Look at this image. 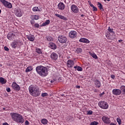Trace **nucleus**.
<instances>
[{
    "instance_id": "22",
    "label": "nucleus",
    "mask_w": 125,
    "mask_h": 125,
    "mask_svg": "<svg viewBox=\"0 0 125 125\" xmlns=\"http://www.w3.org/2000/svg\"><path fill=\"white\" fill-rule=\"evenodd\" d=\"M49 45L50 48H51L52 49H56V48H57V46L55 43L53 42H50L49 43Z\"/></svg>"
},
{
    "instance_id": "49",
    "label": "nucleus",
    "mask_w": 125,
    "mask_h": 125,
    "mask_svg": "<svg viewBox=\"0 0 125 125\" xmlns=\"http://www.w3.org/2000/svg\"><path fill=\"white\" fill-rule=\"evenodd\" d=\"M90 6H91V7H94V5H93V4H92V3H90Z\"/></svg>"
},
{
    "instance_id": "27",
    "label": "nucleus",
    "mask_w": 125,
    "mask_h": 125,
    "mask_svg": "<svg viewBox=\"0 0 125 125\" xmlns=\"http://www.w3.org/2000/svg\"><path fill=\"white\" fill-rule=\"evenodd\" d=\"M32 70H33V66H28L25 69V72L29 73V72H31V71H32Z\"/></svg>"
},
{
    "instance_id": "18",
    "label": "nucleus",
    "mask_w": 125,
    "mask_h": 125,
    "mask_svg": "<svg viewBox=\"0 0 125 125\" xmlns=\"http://www.w3.org/2000/svg\"><path fill=\"white\" fill-rule=\"evenodd\" d=\"M79 42H83L84 43H89V41L86 38H83L79 40Z\"/></svg>"
},
{
    "instance_id": "53",
    "label": "nucleus",
    "mask_w": 125,
    "mask_h": 125,
    "mask_svg": "<svg viewBox=\"0 0 125 125\" xmlns=\"http://www.w3.org/2000/svg\"><path fill=\"white\" fill-rule=\"evenodd\" d=\"M88 3L90 5V3H91V1L90 0L88 1Z\"/></svg>"
},
{
    "instance_id": "2",
    "label": "nucleus",
    "mask_w": 125,
    "mask_h": 125,
    "mask_svg": "<svg viewBox=\"0 0 125 125\" xmlns=\"http://www.w3.org/2000/svg\"><path fill=\"white\" fill-rule=\"evenodd\" d=\"M10 116H11L12 120H13L14 122L17 123V124H23L24 122H25L23 116L19 113L14 112L11 113Z\"/></svg>"
},
{
    "instance_id": "10",
    "label": "nucleus",
    "mask_w": 125,
    "mask_h": 125,
    "mask_svg": "<svg viewBox=\"0 0 125 125\" xmlns=\"http://www.w3.org/2000/svg\"><path fill=\"white\" fill-rule=\"evenodd\" d=\"M15 15L18 17H21L23 15V11L21 10V9L19 8H16Z\"/></svg>"
},
{
    "instance_id": "56",
    "label": "nucleus",
    "mask_w": 125,
    "mask_h": 125,
    "mask_svg": "<svg viewBox=\"0 0 125 125\" xmlns=\"http://www.w3.org/2000/svg\"><path fill=\"white\" fill-rule=\"evenodd\" d=\"M51 83H54V81L53 80H51Z\"/></svg>"
},
{
    "instance_id": "51",
    "label": "nucleus",
    "mask_w": 125,
    "mask_h": 125,
    "mask_svg": "<svg viewBox=\"0 0 125 125\" xmlns=\"http://www.w3.org/2000/svg\"><path fill=\"white\" fill-rule=\"evenodd\" d=\"M72 118V117L71 116H68V118L69 119V121H70V120H71V118Z\"/></svg>"
},
{
    "instance_id": "40",
    "label": "nucleus",
    "mask_w": 125,
    "mask_h": 125,
    "mask_svg": "<svg viewBox=\"0 0 125 125\" xmlns=\"http://www.w3.org/2000/svg\"><path fill=\"white\" fill-rule=\"evenodd\" d=\"M40 18V16L38 15H34V20H38Z\"/></svg>"
},
{
    "instance_id": "44",
    "label": "nucleus",
    "mask_w": 125,
    "mask_h": 125,
    "mask_svg": "<svg viewBox=\"0 0 125 125\" xmlns=\"http://www.w3.org/2000/svg\"><path fill=\"white\" fill-rule=\"evenodd\" d=\"M25 125H30V123L29 122V121L26 120V121H25Z\"/></svg>"
},
{
    "instance_id": "57",
    "label": "nucleus",
    "mask_w": 125,
    "mask_h": 125,
    "mask_svg": "<svg viewBox=\"0 0 125 125\" xmlns=\"http://www.w3.org/2000/svg\"><path fill=\"white\" fill-rule=\"evenodd\" d=\"M1 13V10L0 9V14Z\"/></svg>"
},
{
    "instance_id": "5",
    "label": "nucleus",
    "mask_w": 125,
    "mask_h": 125,
    "mask_svg": "<svg viewBox=\"0 0 125 125\" xmlns=\"http://www.w3.org/2000/svg\"><path fill=\"white\" fill-rule=\"evenodd\" d=\"M98 105L100 108L104 109V110L108 109L109 108V104L108 103L104 101H100L98 103Z\"/></svg>"
},
{
    "instance_id": "14",
    "label": "nucleus",
    "mask_w": 125,
    "mask_h": 125,
    "mask_svg": "<svg viewBox=\"0 0 125 125\" xmlns=\"http://www.w3.org/2000/svg\"><path fill=\"white\" fill-rule=\"evenodd\" d=\"M66 64L68 68H72V67L74 66L75 62H74V61L72 60H69L67 61Z\"/></svg>"
},
{
    "instance_id": "37",
    "label": "nucleus",
    "mask_w": 125,
    "mask_h": 125,
    "mask_svg": "<svg viewBox=\"0 0 125 125\" xmlns=\"http://www.w3.org/2000/svg\"><path fill=\"white\" fill-rule=\"evenodd\" d=\"M48 96V94H47V93H43L41 95V96H42V97H45V96Z\"/></svg>"
},
{
    "instance_id": "45",
    "label": "nucleus",
    "mask_w": 125,
    "mask_h": 125,
    "mask_svg": "<svg viewBox=\"0 0 125 125\" xmlns=\"http://www.w3.org/2000/svg\"><path fill=\"white\" fill-rule=\"evenodd\" d=\"M111 79H112L113 80H115V78H116V76H115V75H111Z\"/></svg>"
},
{
    "instance_id": "4",
    "label": "nucleus",
    "mask_w": 125,
    "mask_h": 125,
    "mask_svg": "<svg viewBox=\"0 0 125 125\" xmlns=\"http://www.w3.org/2000/svg\"><path fill=\"white\" fill-rule=\"evenodd\" d=\"M107 30L108 32L105 34V36L108 39V40H110L111 41H113L116 39V36H115V32L113 31V29L110 28V27H108Z\"/></svg>"
},
{
    "instance_id": "41",
    "label": "nucleus",
    "mask_w": 125,
    "mask_h": 125,
    "mask_svg": "<svg viewBox=\"0 0 125 125\" xmlns=\"http://www.w3.org/2000/svg\"><path fill=\"white\" fill-rule=\"evenodd\" d=\"M6 90L7 92H10V91H11V89H10V88L8 87L6 88Z\"/></svg>"
},
{
    "instance_id": "19",
    "label": "nucleus",
    "mask_w": 125,
    "mask_h": 125,
    "mask_svg": "<svg viewBox=\"0 0 125 125\" xmlns=\"http://www.w3.org/2000/svg\"><path fill=\"white\" fill-rule=\"evenodd\" d=\"M55 16H56L58 18H60V19H62V20H64V21H67V20H68L67 18L62 16V15H60L58 14H55Z\"/></svg>"
},
{
    "instance_id": "52",
    "label": "nucleus",
    "mask_w": 125,
    "mask_h": 125,
    "mask_svg": "<svg viewBox=\"0 0 125 125\" xmlns=\"http://www.w3.org/2000/svg\"><path fill=\"white\" fill-rule=\"evenodd\" d=\"M118 42H123V40H119Z\"/></svg>"
},
{
    "instance_id": "15",
    "label": "nucleus",
    "mask_w": 125,
    "mask_h": 125,
    "mask_svg": "<svg viewBox=\"0 0 125 125\" xmlns=\"http://www.w3.org/2000/svg\"><path fill=\"white\" fill-rule=\"evenodd\" d=\"M15 37V34L12 32H9L7 36L8 40L10 41L13 40V39Z\"/></svg>"
},
{
    "instance_id": "43",
    "label": "nucleus",
    "mask_w": 125,
    "mask_h": 125,
    "mask_svg": "<svg viewBox=\"0 0 125 125\" xmlns=\"http://www.w3.org/2000/svg\"><path fill=\"white\" fill-rule=\"evenodd\" d=\"M93 11H97V8H96L95 6H94L93 8Z\"/></svg>"
},
{
    "instance_id": "58",
    "label": "nucleus",
    "mask_w": 125,
    "mask_h": 125,
    "mask_svg": "<svg viewBox=\"0 0 125 125\" xmlns=\"http://www.w3.org/2000/svg\"><path fill=\"white\" fill-rule=\"evenodd\" d=\"M105 93L104 92L102 94H104Z\"/></svg>"
},
{
    "instance_id": "9",
    "label": "nucleus",
    "mask_w": 125,
    "mask_h": 125,
    "mask_svg": "<svg viewBox=\"0 0 125 125\" xmlns=\"http://www.w3.org/2000/svg\"><path fill=\"white\" fill-rule=\"evenodd\" d=\"M102 120L104 124H105L106 125H109L111 124V120H110V118L107 116H103L102 118Z\"/></svg>"
},
{
    "instance_id": "12",
    "label": "nucleus",
    "mask_w": 125,
    "mask_h": 125,
    "mask_svg": "<svg viewBox=\"0 0 125 125\" xmlns=\"http://www.w3.org/2000/svg\"><path fill=\"white\" fill-rule=\"evenodd\" d=\"M122 93V90L119 89H113L112 90V94L113 95H115L116 96H118L119 95H121Z\"/></svg>"
},
{
    "instance_id": "47",
    "label": "nucleus",
    "mask_w": 125,
    "mask_h": 125,
    "mask_svg": "<svg viewBox=\"0 0 125 125\" xmlns=\"http://www.w3.org/2000/svg\"><path fill=\"white\" fill-rule=\"evenodd\" d=\"M30 23L31 24L34 25L35 24V21H31Z\"/></svg>"
},
{
    "instance_id": "32",
    "label": "nucleus",
    "mask_w": 125,
    "mask_h": 125,
    "mask_svg": "<svg viewBox=\"0 0 125 125\" xmlns=\"http://www.w3.org/2000/svg\"><path fill=\"white\" fill-rule=\"evenodd\" d=\"M82 51L83 50L81 48H78L76 49V52H77V53H82Z\"/></svg>"
},
{
    "instance_id": "31",
    "label": "nucleus",
    "mask_w": 125,
    "mask_h": 125,
    "mask_svg": "<svg viewBox=\"0 0 125 125\" xmlns=\"http://www.w3.org/2000/svg\"><path fill=\"white\" fill-rule=\"evenodd\" d=\"M48 122V121H47V120L46 119H42L41 120V123L43 125H47Z\"/></svg>"
},
{
    "instance_id": "50",
    "label": "nucleus",
    "mask_w": 125,
    "mask_h": 125,
    "mask_svg": "<svg viewBox=\"0 0 125 125\" xmlns=\"http://www.w3.org/2000/svg\"><path fill=\"white\" fill-rule=\"evenodd\" d=\"M47 41H48V42H50V41H51V40H50V37H48V38H47Z\"/></svg>"
},
{
    "instance_id": "23",
    "label": "nucleus",
    "mask_w": 125,
    "mask_h": 125,
    "mask_svg": "<svg viewBox=\"0 0 125 125\" xmlns=\"http://www.w3.org/2000/svg\"><path fill=\"white\" fill-rule=\"evenodd\" d=\"M27 39H28V40L30 41V42H34V41H35V36H34L33 35H30L29 36H27Z\"/></svg>"
},
{
    "instance_id": "30",
    "label": "nucleus",
    "mask_w": 125,
    "mask_h": 125,
    "mask_svg": "<svg viewBox=\"0 0 125 125\" xmlns=\"http://www.w3.org/2000/svg\"><path fill=\"white\" fill-rule=\"evenodd\" d=\"M120 90H121V92L122 91L123 94L125 95V86L122 85L120 87Z\"/></svg>"
},
{
    "instance_id": "17",
    "label": "nucleus",
    "mask_w": 125,
    "mask_h": 125,
    "mask_svg": "<svg viewBox=\"0 0 125 125\" xmlns=\"http://www.w3.org/2000/svg\"><path fill=\"white\" fill-rule=\"evenodd\" d=\"M58 7L60 10H64L65 9V4H64V3L61 2L58 4Z\"/></svg>"
},
{
    "instance_id": "1",
    "label": "nucleus",
    "mask_w": 125,
    "mask_h": 125,
    "mask_svg": "<svg viewBox=\"0 0 125 125\" xmlns=\"http://www.w3.org/2000/svg\"><path fill=\"white\" fill-rule=\"evenodd\" d=\"M36 72L40 77H46L48 75V69L45 66L39 65L36 68Z\"/></svg>"
},
{
    "instance_id": "21",
    "label": "nucleus",
    "mask_w": 125,
    "mask_h": 125,
    "mask_svg": "<svg viewBox=\"0 0 125 125\" xmlns=\"http://www.w3.org/2000/svg\"><path fill=\"white\" fill-rule=\"evenodd\" d=\"M12 48H16L17 45H18V42L14 41L11 44Z\"/></svg>"
},
{
    "instance_id": "55",
    "label": "nucleus",
    "mask_w": 125,
    "mask_h": 125,
    "mask_svg": "<svg viewBox=\"0 0 125 125\" xmlns=\"http://www.w3.org/2000/svg\"><path fill=\"white\" fill-rule=\"evenodd\" d=\"M81 17H84V15L82 14V15H81Z\"/></svg>"
},
{
    "instance_id": "20",
    "label": "nucleus",
    "mask_w": 125,
    "mask_h": 125,
    "mask_svg": "<svg viewBox=\"0 0 125 125\" xmlns=\"http://www.w3.org/2000/svg\"><path fill=\"white\" fill-rule=\"evenodd\" d=\"M95 83V85H96V87H97L98 88H99L101 86V83H100V81L98 80H96L95 81H93Z\"/></svg>"
},
{
    "instance_id": "8",
    "label": "nucleus",
    "mask_w": 125,
    "mask_h": 125,
    "mask_svg": "<svg viewBox=\"0 0 125 125\" xmlns=\"http://www.w3.org/2000/svg\"><path fill=\"white\" fill-rule=\"evenodd\" d=\"M12 88L16 91H19V90L21 89V87H20V86H19V85H18V84H17V83H16V82H15L12 83Z\"/></svg>"
},
{
    "instance_id": "29",
    "label": "nucleus",
    "mask_w": 125,
    "mask_h": 125,
    "mask_svg": "<svg viewBox=\"0 0 125 125\" xmlns=\"http://www.w3.org/2000/svg\"><path fill=\"white\" fill-rule=\"evenodd\" d=\"M74 69H77L79 72H82L83 71V67L79 66H75L74 67Z\"/></svg>"
},
{
    "instance_id": "3",
    "label": "nucleus",
    "mask_w": 125,
    "mask_h": 125,
    "mask_svg": "<svg viewBox=\"0 0 125 125\" xmlns=\"http://www.w3.org/2000/svg\"><path fill=\"white\" fill-rule=\"evenodd\" d=\"M28 89L29 93L32 96L38 97V96L41 95V91H40V89L37 86L31 85L29 86Z\"/></svg>"
},
{
    "instance_id": "46",
    "label": "nucleus",
    "mask_w": 125,
    "mask_h": 125,
    "mask_svg": "<svg viewBox=\"0 0 125 125\" xmlns=\"http://www.w3.org/2000/svg\"><path fill=\"white\" fill-rule=\"evenodd\" d=\"M31 18L32 20H35V15H32Z\"/></svg>"
},
{
    "instance_id": "28",
    "label": "nucleus",
    "mask_w": 125,
    "mask_h": 125,
    "mask_svg": "<svg viewBox=\"0 0 125 125\" xmlns=\"http://www.w3.org/2000/svg\"><path fill=\"white\" fill-rule=\"evenodd\" d=\"M89 53L90 55H91V56H92V57H93V58H94L95 59H98V57H97V55H96L95 53H92L90 52H89Z\"/></svg>"
},
{
    "instance_id": "11",
    "label": "nucleus",
    "mask_w": 125,
    "mask_h": 125,
    "mask_svg": "<svg viewBox=\"0 0 125 125\" xmlns=\"http://www.w3.org/2000/svg\"><path fill=\"white\" fill-rule=\"evenodd\" d=\"M77 34L76 31H71L68 34L69 37L70 39H75V38H77Z\"/></svg>"
},
{
    "instance_id": "16",
    "label": "nucleus",
    "mask_w": 125,
    "mask_h": 125,
    "mask_svg": "<svg viewBox=\"0 0 125 125\" xmlns=\"http://www.w3.org/2000/svg\"><path fill=\"white\" fill-rule=\"evenodd\" d=\"M50 58L52 60L56 61L58 59V55L56 53H52L50 55Z\"/></svg>"
},
{
    "instance_id": "26",
    "label": "nucleus",
    "mask_w": 125,
    "mask_h": 125,
    "mask_svg": "<svg viewBox=\"0 0 125 125\" xmlns=\"http://www.w3.org/2000/svg\"><path fill=\"white\" fill-rule=\"evenodd\" d=\"M97 5L99 9H100V10H102V11H104V9L103 8V5H102V4H101V3L98 2Z\"/></svg>"
},
{
    "instance_id": "34",
    "label": "nucleus",
    "mask_w": 125,
    "mask_h": 125,
    "mask_svg": "<svg viewBox=\"0 0 125 125\" xmlns=\"http://www.w3.org/2000/svg\"><path fill=\"white\" fill-rule=\"evenodd\" d=\"M117 122L118 123V125H122V119H121L120 117H118L117 118Z\"/></svg>"
},
{
    "instance_id": "36",
    "label": "nucleus",
    "mask_w": 125,
    "mask_h": 125,
    "mask_svg": "<svg viewBox=\"0 0 125 125\" xmlns=\"http://www.w3.org/2000/svg\"><path fill=\"white\" fill-rule=\"evenodd\" d=\"M98 125V122L96 121H94L90 123V125Z\"/></svg>"
},
{
    "instance_id": "35",
    "label": "nucleus",
    "mask_w": 125,
    "mask_h": 125,
    "mask_svg": "<svg viewBox=\"0 0 125 125\" xmlns=\"http://www.w3.org/2000/svg\"><path fill=\"white\" fill-rule=\"evenodd\" d=\"M32 10L35 12L36 11H40V9L38 7H34L33 8Z\"/></svg>"
},
{
    "instance_id": "39",
    "label": "nucleus",
    "mask_w": 125,
    "mask_h": 125,
    "mask_svg": "<svg viewBox=\"0 0 125 125\" xmlns=\"http://www.w3.org/2000/svg\"><path fill=\"white\" fill-rule=\"evenodd\" d=\"M93 112L91 110H89L87 111V115H92Z\"/></svg>"
},
{
    "instance_id": "54",
    "label": "nucleus",
    "mask_w": 125,
    "mask_h": 125,
    "mask_svg": "<svg viewBox=\"0 0 125 125\" xmlns=\"http://www.w3.org/2000/svg\"><path fill=\"white\" fill-rule=\"evenodd\" d=\"M111 0H104V1H110Z\"/></svg>"
},
{
    "instance_id": "42",
    "label": "nucleus",
    "mask_w": 125,
    "mask_h": 125,
    "mask_svg": "<svg viewBox=\"0 0 125 125\" xmlns=\"http://www.w3.org/2000/svg\"><path fill=\"white\" fill-rule=\"evenodd\" d=\"M4 50H5L6 51H8V50H9V49L8 48V47L6 46H4Z\"/></svg>"
},
{
    "instance_id": "13",
    "label": "nucleus",
    "mask_w": 125,
    "mask_h": 125,
    "mask_svg": "<svg viewBox=\"0 0 125 125\" xmlns=\"http://www.w3.org/2000/svg\"><path fill=\"white\" fill-rule=\"evenodd\" d=\"M71 10L74 13H78V12H79V8L76 5H72L71 6Z\"/></svg>"
},
{
    "instance_id": "38",
    "label": "nucleus",
    "mask_w": 125,
    "mask_h": 125,
    "mask_svg": "<svg viewBox=\"0 0 125 125\" xmlns=\"http://www.w3.org/2000/svg\"><path fill=\"white\" fill-rule=\"evenodd\" d=\"M34 27L37 28V29H39L40 28V24L39 23L34 24Z\"/></svg>"
},
{
    "instance_id": "6",
    "label": "nucleus",
    "mask_w": 125,
    "mask_h": 125,
    "mask_svg": "<svg viewBox=\"0 0 125 125\" xmlns=\"http://www.w3.org/2000/svg\"><path fill=\"white\" fill-rule=\"evenodd\" d=\"M58 41L61 43H66L67 42V37L65 35H60L58 37Z\"/></svg>"
},
{
    "instance_id": "33",
    "label": "nucleus",
    "mask_w": 125,
    "mask_h": 125,
    "mask_svg": "<svg viewBox=\"0 0 125 125\" xmlns=\"http://www.w3.org/2000/svg\"><path fill=\"white\" fill-rule=\"evenodd\" d=\"M36 51L39 54H42V49H41L40 48H37L36 49Z\"/></svg>"
},
{
    "instance_id": "48",
    "label": "nucleus",
    "mask_w": 125,
    "mask_h": 125,
    "mask_svg": "<svg viewBox=\"0 0 125 125\" xmlns=\"http://www.w3.org/2000/svg\"><path fill=\"white\" fill-rule=\"evenodd\" d=\"M76 88H81V86H80V85H76Z\"/></svg>"
},
{
    "instance_id": "7",
    "label": "nucleus",
    "mask_w": 125,
    "mask_h": 125,
    "mask_svg": "<svg viewBox=\"0 0 125 125\" xmlns=\"http://www.w3.org/2000/svg\"><path fill=\"white\" fill-rule=\"evenodd\" d=\"M0 1L5 7H6V8L10 9L12 7V4L6 0H0Z\"/></svg>"
},
{
    "instance_id": "24",
    "label": "nucleus",
    "mask_w": 125,
    "mask_h": 125,
    "mask_svg": "<svg viewBox=\"0 0 125 125\" xmlns=\"http://www.w3.org/2000/svg\"><path fill=\"white\" fill-rule=\"evenodd\" d=\"M7 82V81L6 80V79H5L2 77H0V83H1V84H5Z\"/></svg>"
},
{
    "instance_id": "25",
    "label": "nucleus",
    "mask_w": 125,
    "mask_h": 125,
    "mask_svg": "<svg viewBox=\"0 0 125 125\" xmlns=\"http://www.w3.org/2000/svg\"><path fill=\"white\" fill-rule=\"evenodd\" d=\"M50 23V21L49 20H47L45 22H43L41 25V27H44L46 25H48Z\"/></svg>"
}]
</instances>
